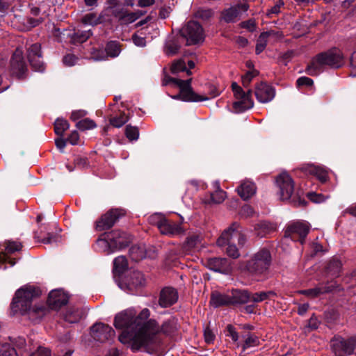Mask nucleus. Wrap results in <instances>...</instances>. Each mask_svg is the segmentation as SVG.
<instances>
[{"label": "nucleus", "instance_id": "1", "mask_svg": "<svg viewBox=\"0 0 356 356\" xmlns=\"http://www.w3.org/2000/svg\"><path fill=\"white\" fill-rule=\"evenodd\" d=\"M149 311L143 309L137 315L134 309H128L118 314L115 317L114 325L123 331L119 340L128 344L134 350L142 347H149L159 343L158 334L163 332L170 334L177 330V321L172 318L163 323L161 327L154 319H148Z\"/></svg>", "mask_w": 356, "mask_h": 356}, {"label": "nucleus", "instance_id": "2", "mask_svg": "<svg viewBox=\"0 0 356 356\" xmlns=\"http://www.w3.org/2000/svg\"><path fill=\"white\" fill-rule=\"evenodd\" d=\"M39 295L40 291L35 286H23L15 292L11 303L12 309L15 313L27 314L30 318L42 317L47 312V307L42 303L32 305L33 299Z\"/></svg>", "mask_w": 356, "mask_h": 356}, {"label": "nucleus", "instance_id": "3", "mask_svg": "<svg viewBox=\"0 0 356 356\" xmlns=\"http://www.w3.org/2000/svg\"><path fill=\"white\" fill-rule=\"evenodd\" d=\"M39 295L40 291L35 286H23L15 292L11 303L12 309L15 313L27 314L30 318L42 317L47 312V307L42 303L32 305L33 299Z\"/></svg>", "mask_w": 356, "mask_h": 356}, {"label": "nucleus", "instance_id": "4", "mask_svg": "<svg viewBox=\"0 0 356 356\" xmlns=\"http://www.w3.org/2000/svg\"><path fill=\"white\" fill-rule=\"evenodd\" d=\"M344 63L343 56L338 49H332L317 54L307 66L306 72L309 75L315 76L326 67L339 68Z\"/></svg>", "mask_w": 356, "mask_h": 356}, {"label": "nucleus", "instance_id": "5", "mask_svg": "<svg viewBox=\"0 0 356 356\" xmlns=\"http://www.w3.org/2000/svg\"><path fill=\"white\" fill-rule=\"evenodd\" d=\"M191 81L192 79L184 81L165 76L162 81V85L172 84L179 88V94L173 97L176 99H180L185 102H202V100L207 99L208 98L202 97L193 90L191 86Z\"/></svg>", "mask_w": 356, "mask_h": 356}, {"label": "nucleus", "instance_id": "6", "mask_svg": "<svg viewBox=\"0 0 356 356\" xmlns=\"http://www.w3.org/2000/svg\"><path fill=\"white\" fill-rule=\"evenodd\" d=\"M271 264V255L267 249H261L248 261L247 268L255 275L265 277Z\"/></svg>", "mask_w": 356, "mask_h": 356}, {"label": "nucleus", "instance_id": "7", "mask_svg": "<svg viewBox=\"0 0 356 356\" xmlns=\"http://www.w3.org/2000/svg\"><path fill=\"white\" fill-rule=\"evenodd\" d=\"M129 242V236L120 230L106 232L97 240L99 245L114 249H122L126 247Z\"/></svg>", "mask_w": 356, "mask_h": 356}, {"label": "nucleus", "instance_id": "8", "mask_svg": "<svg viewBox=\"0 0 356 356\" xmlns=\"http://www.w3.org/2000/svg\"><path fill=\"white\" fill-rule=\"evenodd\" d=\"M181 35L186 40L187 45H196L204 40L202 26L195 21H189L180 30Z\"/></svg>", "mask_w": 356, "mask_h": 356}, {"label": "nucleus", "instance_id": "9", "mask_svg": "<svg viewBox=\"0 0 356 356\" xmlns=\"http://www.w3.org/2000/svg\"><path fill=\"white\" fill-rule=\"evenodd\" d=\"M149 221L156 225L162 234L173 236L183 234L184 232V229L180 224L169 221L159 214L151 216Z\"/></svg>", "mask_w": 356, "mask_h": 356}, {"label": "nucleus", "instance_id": "10", "mask_svg": "<svg viewBox=\"0 0 356 356\" xmlns=\"http://www.w3.org/2000/svg\"><path fill=\"white\" fill-rule=\"evenodd\" d=\"M232 88L234 96L237 99V101L233 103V108L236 112H243L253 107L254 102L252 99L251 90H248L247 92H245L236 82L232 83Z\"/></svg>", "mask_w": 356, "mask_h": 356}, {"label": "nucleus", "instance_id": "11", "mask_svg": "<svg viewBox=\"0 0 356 356\" xmlns=\"http://www.w3.org/2000/svg\"><path fill=\"white\" fill-rule=\"evenodd\" d=\"M145 284V279L144 275L138 270L130 272L118 283V286L121 289L130 293H134L137 290L143 287Z\"/></svg>", "mask_w": 356, "mask_h": 356}, {"label": "nucleus", "instance_id": "12", "mask_svg": "<svg viewBox=\"0 0 356 356\" xmlns=\"http://www.w3.org/2000/svg\"><path fill=\"white\" fill-rule=\"evenodd\" d=\"M276 184L279 189L277 194L281 200H289L295 194L294 181L286 172L277 177Z\"/></svg>", "mask_w": 356, "mask_h": 356}, {"label": "nucleus", "instance_id": "13", "mask_svg": "<svg viewBox=\"0 0 356 356\" xmlns=\"http://www.w3.org/2000/svg\"><path fill=\"white\" fill-rule=\"evenodd\" d=\"M310 229V225L305 221H296L289 224L285 230L284 236L293 241H298L300 243L305 242V238Z\"/></svg>", "mask_w": 356, "mask_h": 356}, {"label": "nucleus", "instance_id": "14", "mask_svg": "<svg viewBox=\"0 0 356 356\" xmlns=\"http://www.w3.org/2000/svg\"><path fill=\"white\" fill-rule=\"evenodd\" d=\"M229 241L234 243L237 241L238 244L241 246H243L246 241V238L241 232L239 225L236 222L222 233L217 241V244L218 246H224Z\"/></svg>", "mask_w": 356, "mask_h": 356}, {"label": "nucleus", "instance_id": "15", "mask_svg": "<svg viewBox=\"0 0 356 356\" xmlns=\"http://www.w3.org/2000/svg\"><path fill=\"white\" fill-rule=\"evenodd\" d=\"M331 346L336 356H347L351 355L356 348V338L351 337L348 339L341 337L334 338L332 341Z\"/></svg>", "mask_w": 356, "mask_h": 356}, {"label": "nucleus", "instance_id": "16", "mask_svg": "<svg viewBox=\"0 0 356 356\" xmlns=\"http://www.w3.org/2000/svg\"><path fill=\"white\" fill-rule=\"evenodd\" d=\"M124 215L122 210L113 209L105 214L102 215L99 220L96 222L95 228L98 231H103L110 229L114 225L120 217Z\"/></svg>", "mask_w": 356, "mask_h": 356}, {"label": "nucleus", "instance_id": "17", "mask_svg": "<svg viewBox=\"0 0 356 356\" xmlns=\"http://www.w3.org/2000/svg\"><path fill=\"white\" fill-rule=\"evenodd\" d=\"M249 6L246 3H238L225 9L222 12V19L227 23H232L238 20L243 13H246Z\"/></svg>", "mask_w": 356, "mask_h": 356}, {"label": "nucleus", "instance_id": "18", "mask_svg": "<svg viewBox=\"0 0 356 356\" xmlns=\"http://www.w3.org/2000/svg\"><path fill=\"white\" fill-rule=\"evenodd\" d=\"M27 58L30 65L35 71L42 72L44 70V67L40 44H33L28 49Z\"/></svg>", "mask_w": 356, "mask_h": 356}, {"label": "nucleus", "instance_id": "19", "mask_svg": "<svg viewBox=\"0 0 356 356\" xmlns=\"http://www.w3.org/2000/svg\"><path fill=\"white\" fill-rule=\"evenodd\" d=\"M90 330L93 339L100 342H104L111 339L115 334V331L111 327L102 323H95L92 325Z\"/></svg>", "mask_w": 356, "mask_h": 356}, {"label": "nucleus", "instance_id": "20", "mask_svg": "<svg viewBox=\"0 0 356 356\" xmlns=\"http://www.w3.org/2000/svg\"><path fill=\"white\" fill-rule=\"evenodd\" d=\"M121 51L120 45L115 41L108 42L104 51L97 50L93 53L92 58L95 60H104L108 57L115 58Z\"/></svg>", "mask_w": 356, "mask_h": 356}, {"label": "nucleus", "instance_id": "21", "mask_svg": "<svg viewBox=\"0 0 356 356\" xmlns=\"http://www.w3.org/2000/svg\"><path fill=\"white\" fill-rule=\"evenodd\" d=\"M205 265L211 270L224 274L229 273L232 269L231 262L225 258H209L206 260Z\"/></svg>", "mask_w": 356, "mask_h": 356}, {"label": "nucleus", "instance_id": "22", "mask_svg": "<svg viewBox=\"0 0 356 356\" xmlns=\"http://www.w3.org/2000/svg\"><path fill=\"white\" fill-rule=\"evenodd\" d=\"M257 99L261 103H268L273 100L275 95V89L265 82L258 83L254 90Z\"/></svg>", "mask_w": 356, "mask_h": 356}, {"label": "nucleus", "instance_id": "23", "mask_svg": "<svg viewBox=\"0 0 356 356\" xmlns=\"http://www.w3.org/2000/svg\"><path fill=\"white\" fill-rule=\"evenodd\" d=\"M10 70L13 74L22 78L26 71V65L22 56V51L17 49L10 61Z\"/></svg>", "mask_w": 356, "mask_h": 356}, {"label": "nucleus", "instance_id": "24", "mask_svg": "<svg viewBox=\"0 0 356 356\" xmlns=\"http://www.w3.org/2000/svg\"><path fill=\"white\" fill-rule=\"evenodd\" d=\"M68 301V296L62 290H52L48 297L47 303L52 309H56Z\"/></svg>", "mask_w": 356, "mask_h": 356}, {"label": "nucleus", "instance_id": "25", "mask_svg": "<svg viewBox=\"0 0 356 356\" xmlns=\"http://www.w3.org/2000/svg\"><path fill=\"white\" fill-rule=\"evenodd\" d=\"M335 288L336 284L330 282L326 284H321L313 289L300 291V293L309 298H316L322 294L332 291Z\"/></svg>", "mask_w": 356, "mask_h": 356}, {"label": "nucleus", "instance_id": "26", "mask_svg": "<svg viewBox=\"0 0 356 356\" xmlns=\"http://www.w3.org/2000/svg\"><path fill=\"white\" fill-rule=\"evenodd\" d=\"M178 295L176 290L171 287L164 288L160 294L159 305L162 307H168L177 302Z\"/></svg>", "mask_w": 356, "mask_h": 356}, {"label": "nucleus", "instance_id": "27", "mask_svg": "<svg viewBox=\"0 0 356 356\" xmlns=\"http://www.w3.org/2000/svg\"><path fill=\"white\" fill-rule=\"evenodd\" d=\"M236 191L243 200H248L255 195L257 187L252 181L244 180L236 188Z\"/></svg>", "mask_w": 356, "mask_h": 356}, {"label": "nucleus", "instance_id": "28", "mask_svg": "<svg viewBox=\"0 0 356 356\" xmlns=\"http://www.w3.org/2000/svg\"><path fill=\"white\" fill-rule=\"evenodd\" d=\"M210 305L215 308L231 305L230 295L214 291L211 295Z\"/></svg>", "mask_w": 356, "mask_h": 356}, {"label": "nucleus", "instance_id": "29", "mask_svg": "<svg viewBox=\"0 0 356 356\" xmlns=\"http://www.w3.org/2000/svg\"><path fill=\"white\" fill-rule=\"evenodd\" d=\"M229 295L231 305H242L250 302V293L248 291L234 289Z\"/></svg>", "mask_w": 356, "mask_h": 356}, {"label": "nucleus", "instance_id": "30", "mask_svg": "<svg viewBox=\"0 0 356 356\" xmlns=\"http://www.w3.org/2000/svg\"><path fill=\"white\" fill-rule=\"evenodd\" d=\"M276 296L273 291H260L254 293H250V302L258 303L270 299Z\"/></svg>", "mask_w": 356, "mask_h": 356}, {"label": "nucleus", "instance_id": "31", "mask_svg": "<svg viewBox=\"0 0 356 356\" xmlns=\"http://www.w3.org/2000/svg\"><path fill=\"white\" fill-rule=\"evenodd\" d=\"M83 316V312L79 309L70 308L64 314V320L69 323L79 321Z\"/></svg>", "mask_w": 356, "mask_h": 356}, {"label": "nucleus", "instance_id": "32", "mask_svg": "<svg viewBox=\"0 0 356 356\" xmlns=\"http://www.w3.org/2000/svg\"><path fill=\"white\" fill-rule=\"evenodd\" d=\"M129 254L134 261H140L147 257L144 245H134L129 250Z\"/></svg>", "mask_w": 356, "mask_h": 356}, {"label": "nucleus", "instance_id": "33", "mask_svg": "<svg viewBox=\"0 0 356 356\" xmlns=\"http://www.w3.org/2000/svg\"><path fill=\"white\" fill-rule=\"evenodd\" d=\"M271 33H273V32H263L259 35L256 44L255 51L257 54H259L265 49L267 45L268 38Z\"/></svg>", "mask_w": 356, "mask_h": 356}, {"label": "nucleus", "instance_id": "34", "mask_svg": "<svg viewBox=\"0 0 356 356\" xmlns=\"http://www.w3.org/2000/svg\"><path fill=\"white\" fill-rule=\"evenodd\" d=\"M128 267L127 260L124 256L116 257L113 261V270L117 273H123Z\"/></svg>", "mask_w": 356, "mask_h": 356}, {"label": "nucleus", "instance_id": "35", "mask_svg": "<svg viewBox=\"0 0 356 356\" xmlns=\"http://www.w3.org/2000/svg\"><path fill=\"white\" fill-rule=\"evenodd\" d=\"M170 70L173 74L186 72L188 75L191 74V72L189 70H187L186 62L182 58L175 60L172 64Z\"/></svg>", "mask_w": 356, "mask_h": 356}, {"label": "nucleus", "instance_id": "36", "mask_svg": "<svg viewBox=\"0 0 356 356\" xmlns=\"http://www.w3.org/2000/svg\"><path fill=\"white\" fill-rule=\"evenodd\" d=\"M69 128L70 124L66 120L58 118L54 122L55 133L59 136H63L64 132Z\"/></svg>", "mask_w": 356, "mask_h": 356}, {"label": "nucleus", "instance_id": "37", "mask_svg": "<svg viewBox=\"0 0 356 356\" xmlns=\"http://www.w3.org/2000/svg\"><path fill=\"white\" fill-rule=\"evenodd\" d=\"M226 198V193L222 190H216L210 194L209 200H207V203L220 204Z\"/></svg>", "mask_w": 356, "mask_h": 356}, {"label": "nucleus", "instance_id": "38", "mask_svg": "<svg viewBox=\"0 0 356 356\" xmlns=\"http://www.w3.org/2000/svg\"><path fill=\"white\" fill-rule=\"evenodd\" d=\"M97 127L96 123L90 118L81 120L76 124V127L81 131L92 129Z\"/></svg>", "mask_w": 356, "mask_h": 356}, {"label": "nucleus", "instance_id": "39", "mask_svg": "<svg viewBox=\"0 0 356 356\" xmlns=\"http://www.w3.org/2000/svg\"><path fill=\"white\" fill-rule=\"evenodd\" d=\"M81 21L84 24L91 26L97 25L101 22L100 17L93 13L85 15Z\"/></svg>", "mask_w": 356, "mask_h": 356}, {"label": "nucleus", "instance_id": "40", "mask_svg": "<svg viewBox=\"0 0 356 356\" xmlns=\"http://www.w3.org/2000/svg\"><path fill=\"white\" fill-rule=\"evenodd\" d=\"M180 49V44L175 40H169L165 44V53L168 55H175Z\"/></svg>", "mask_w": 356, "mask_h": 356}, {"label": "nucleus", "instance_id": "41", "mask_svg": "<svg viewBox=\"0 0 356 356\" xmlns=\"http://www.w3.org/2000/svg\"><path fill=\"white\" fill-rule=\"evenodd\" d=\"M224 245H227V248L226 249V253L228 256L236 259L239 257V252L238 250L236 248V245L234 244V242H232V241H227V243Z\"/></svg>", "mask_w": 356, "mask_h": 356}, {"label": "nucleus", "instance_id": "42", "mask_svg": "<svg viewBox=\"0 0 356 356\" xmlns=\"http://www.w3.org/2000/svg\"><path fill=\"white\" fill-rule=\"evenodd\" d=\"M128 121V117L124 114H120L118 117H114L110 119V123L115 127H121Z\"/></svg>", "mask_w": 356, "mask_h": 356}, {"label": "nucleus", "instance_id": "43", "mask_svg": "<svg viewBox=\"0 0 356 356\" xmlns=\"http://www.w3.org/2000/svg\"><path fill=\"white\" fill-rule=\"evenodd\" d=\"M259 72L256 70H252L247 72L246 74L242 76V84L243 87H248L252 79L257 76Z\"/></svg>", "mask_w": 356, "mask_h": 356}, {"label": "nucleus", "instance_id": "44", "mask_svg": "<svg viewBox=\"0 0 356 356\" xmlns=\"http://www.w3.org/2000/svg\"><path fill=\"white\" fill-rule=\"evenodd\" d=\"M0 356H18L15 348L9 344L0 345Z\"/></svg>", "mask_w": 356, "mask_h": 356}, {"label": "nucleus", "instance_id": "45", "mask_svg": "<svg viewBox=\"0 0 356 356\" xmlns=\"http://www.w3.org/2000/svg\"><path fill=\"white\" fill-rule=\"evenodd\" d=\"M259 343V339L257 336L248 334L244 341L243 349L249 348L258 346Z\"/></svg>", "mask_w": 356, "mask_h": 356}, {"label": "nucleus", "instance_id": "46", "mask_svg": "<svg viewBox=\"0 0 356 356\" xmlns=\"http://www.w3.org/2000/svg\"><path fill=\"white\" fill-rule=\"evenodd\" d=\"M125 134H126V136L130 140H136L138 138V136H139L138 129L136 127L127 125L126 127Z\"/></svg>", "mask_w": 356, "mask_h": 356}, {"label": "nucleus", "instance_id": "47", "mask_svg": "<svg viewBox=\"0 0 356 356\" xmlns=\"http://www.w3.org/2000/svg\"><path fill=\"white\" fill-rule=\"evenodd\" d=\"M311 171L314 173L321 182H325L327 178V172L320 167L314 166Z\"/></svg>", "mask_w": 356, "mask_h": 356}, {"label": "nucleus", "instance_id": "48", "mask_svg": "<svg viewBox=\"0 0 356 356\" xmlns=\"http://www.w3.org/2000/svg\"><path fill=\"white\" fill-rule=\"evenodd\" d=\"M119 20L121 22L122 24H131V23L134 22L135 21H136L133 12H131V13L125 12V13H122L119 17Z\"/></svg>", "mask_w": 356, "mask_h": 356}, {"label": "nucleus", "instance_id": "49", "mask_svg": "<svg viewBox=\"0 0 356 356\" xmlns=\"http://www.w3.org/2000/svg\"><path fill=\"white\" fill-rule=\"evenodd\" d=\"M213 14V13L211 9L200 8L195 12V15L197 18L208 19Z\"/></svg>", "mask_w": 356, "mask_h": 356}, {"label": "nucleus", "instance_id": "50", "mask_svg": "<svg viewBox=\"0 0 356 356\" xmlns=\"http://www.w3.org/2000/svg\"><path fill=\"white\" fill-rule=\"evenodd\" d=\"M270 225L266 222L259 223L256 227V229H261V231H258L257 234L261 236H265L270 232Z\"/></svg>", "mask_w": 356, "mask_h": 356}, {"label": "nucleus", "instance_id": "51", "mask_svg": "<svg viewBox=\"0 0 356 356\" xmlns=\"http://www.w3.org/2000/svg\"><path fill=\"white\" fill-rule=\"evenodd\" d=\"M22 248V245L17 242H8L6 247V253L10 254L16 251H19Z\"/></svg>", "mask_w": 356, "mask_h": 356}, {"label": "nucleus", "instance_id": "52", "mask_svg": "<svg viewBox=\"0 0 356 356\" xmlns=\"http://www.w3.org/2000/svg\"><path fill=\"white\" fill-rule=\"evenodd\" d=\"M60 241V236L57 234H48L47 237L42 239V242L46 244H53Z\"/></svg>", "mask_w": 356, "mask_h": 356}, {"label": "nucleus", "instance_id": "53", "mask_svg": "<svg viewBox=\"0 0 356 356\" xmlns=\"http://www.w3.org/2000/svg\"><path fill=\"white\" fill-rule=\"evenodd\" d=\"M241 28L245 29L250 32H253L255 30V22L254 20L250 19L241 23Z\"/></svg>", "mask_w": 356, "mask_h": 356}, {"label": "nucleus", "instance_id": "54", "mask_svg": "<svg viewBox=\"0 0 356 356\" xmlns=\"http://www.w3.org/2000/svg\"><path fill=\"white\" fill-rule=\"evenodd\" d=\"M204 337L206 343H211L215 339V334L211 330L206 328L204 332Z\"/></svg>", "mask_w": 356, "mask_h": 356}, {"label": "nucleus", "instance_id": "55", "mask_svg": "<svg viewBox=\"0 0 356 356\" xmlns=\"http://www.w3.org/2000/svg\"><path fill=\"white\" fill-rule=\"evenodd\" d=\"M77 59V57H76L74 55L67 54L64 56L63 60L65 65L72 66L76 63Z\"/></svg>", "mask_w": 356, "mask_h": 356}, {"label": "nucleus", "instance_id": "56", "mask_svg": "<svg viewBox=\"0 0 356 356\" xmlns=\"http://www.w3.org/2000/svg\"><path fill=\"white\" fill-rule=\"evenodd\" d=\"M79 140V134L76 131H72L68 138H67V141L69 142L72 145H77Z\"/></svg>", "mask_w": 356, "mask_h": 356}, {"label": "nucleus", "instance_id": "57", "mask_svg": "<svg viewBox=\"0 0 356 356\" xmlns=\"http://www.w3.org/2000/svg\"><path fill=\"white\" fill-rule=\"evenodd\" d=\"M200 236L193 235L187 238V245L189 248H194L200 242Z\"/></svg>", "mask_w": 356, "mask_h": 356}, {"label": "nucleus", "instance_id": "58", "mask_svg": "<svg viewBox=\"0 0 356 356\" xmlns=\"http://www.w3.org/2000/svg\"><path fill=\"white\" fill-rule=\"evenodd\" d=\"M350 75L356 76V51L352 54L350 62Z\"/></svg>", "mask_w": 356, "mask_h": 356}, {"label": "nucleus", "instance_id": "59", "mask_svg": "<svg viewBox=\"0 0 356 356\" xmlns=\"http://www.w3.org/2000/svg\"><path fill=\"white\" fill-rule=\"evenodd\" d=\"M134 43L138 47H145L146 41L144 37L140 36L137 34H134L132 36Z\"/></svg>", "mask_w": 356, "mask_h": 356}, {"label": "nucleus", "instance_id": "60", "mask_svg": "<svg viewBox=\"0 0 356 356\" xmlns=\"http://www.w3.org/2000/svg\"><path fill=\"white\" fill-rule=\"evenodd\" d=\"M87 114V112L84 110L74 111L72 113L70 118L73 121H76L79 119L83 118Z\"/></svg>", "mask_w": 356, "mask_h": 356}, {"label": "nucleus", "instance_id": "61", "mask_svg": "<svg viewBox=\"0 0 356 356\" xmlns=\"http://www.w3.org/2000/svg\"><path fill=\"white\" fill-rule=\"evenodd\" d=\"M298 86H310L313 84L314 81L312 79L307 76H301L297 80Z\"/></svg>", "mask_w": 356, "mask_h": 356}, {"label": "nucleus", "instance_id": "62", "mask_svg": "<svg viewBox=\"0 0 356 356\" xmlns=\"http://www.w3.org/2000/svg\"><path fill=\"white\" fill-rule=\"evenodd\" d=\"M29 356H50L49 350L45 348L39 347L38 350Z\"/></svg>", "mask_w": 356, "mask_h": 356}, {"label": "nucleus", "instance_id": "63", "mask_svg": "<svg viewBox=\"0 0 356 356\" xmlns=\"http://www.w3.org/2000/svg\"><path fill=\"white\" fill-rule=\"evenodd\" d=\"M283 5L282 0H280L275 6H273L270 10H268L267 15H270L272 14H278L280 12V8Z\"/></svg>", "mask_w": 356, "mask_h": 356}, {"label": "nucleus", "instance_id": "64", "mask_svg": "<svg viewBox=\"0 0 356 356\" xmlns=\"http://www.w3.org/2000/svg\"><path fill=\"white\" fill-rule=\"evenodd\" d=\"M67 142V139L63 138V136H60V138H58L55 140L56 146L60 151H63L64 148L66 146Z\"/></svg>", "mask_w": 356, "mask_h": 356}]
</instances>
